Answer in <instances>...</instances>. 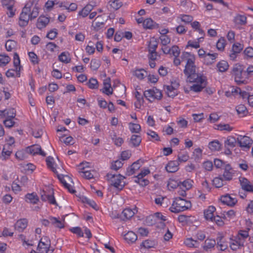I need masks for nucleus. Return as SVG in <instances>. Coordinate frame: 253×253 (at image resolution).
Here are the masks:
<instances>
[{"instance_id": "a18cd8bd", "label": "nucleus", "mask_w": 253, "mask_h": 253, "mask_svg": "<svg viewBox=\"0 0 253 253\" xmlns=\"http://www.w3.org/2000/svg\"><path fill=\"white\" fill-rule=\"evenodd\" d=\"M46 165L48 168L51 169V170L55 173H58L56 168V165L54 163L53 158L51 157H48L46 159Z\"/></svg>"}, {"instance_id": "4468645a", "label": "nucleus", "mask_w": 253, "mask_h": 253, "mask_svg": "<svg viewBox=\"0 0 253 253\" xmlns=\"http://www.w3.org/2000/svg\"><path fill=\"white\" fill-rule=\"evenodd\" d=\"M1 4L2 6L5 7L8 12L7 14L9 17H12L15 13L16 9L14 8V0H2Z\"/></svg>"}, {"instance_id": "c9c22d12", "label": "nucleus", "mask_w": 253, "mask_h": 253, "mask_svg": "<svg viewBox=\"0 0 253 253\" xmlns=\"http://www.w3.org/2000/svg\"><path fill=\"white\" fill-rule=\"evenodd\" d=\"M91 168L90 165L88 162H83L78 166L77 170L81 176L82 174H84L85 171H89Z\"/></svg>"}, {"instance_id": "6e6d98bb", "label": "nucleus", "mask_w": 253, "mask_h": 253, "mask_svg": "<svg viewBox=\"0 0 253 253\" xmlns=\"http://www.w3.org/2000/svg\"><path fill=\"white\" fill-rule=\"evenodd\" d=\"M128 128L132 133H139L141 130V126L137 123H129Z\"/></svg>"}, {"instance_id": "72a5a7b5", "label": "nucleus", "mask_w": 253, "mask_h": 253, "mask_svg": "<svg viewBox=\"0 0 253 253\" xmlns=\"http://www.w3.org/2000/svg\"><path fill=\"white\" fill-rule=\"evenodd\" d=\"M217 56L218 54L216 53H207L204 59V63L208 65H211L215 61Z\"/></svg>"}, {"instance_id": "ea45409f", "label": "nucleus", "mask_w": 253, "mask_h": 253, "mask_svg": "<svg viewBox=\"0 0 253 253\" xmlns=\"http://www.w3.org/2000/svg\"><path fill=\"white\" fill-rule=\"evenodd\" d=\"M216 66L218 72L223 73L227 71L229 65L227 61L222 60L219 61Z\"/></svg>"}, {"instance_id": "423d86ee", "label": "nucleus", "mask_w": 253, "mask_h": 253, "mask_svg": "<svg viewBox=\"0 0 253 253\" xmlns=\"http://www.w3.org/2000/svg\"><path fill=\"white\" fill-rule=\"evenodd\" d=\"M243 70V66L240 64H235L232 69V77L234 78L235 82L238 84H244L246 82L242 76Z\"/></svg>"}, {"instance_id": "0e129e2a", "label": "nucleus", "mask_w": 253, "mask_h": 253, "mask_svg": "<svg viewBox=\"0 0 253 253\" xmlns=\"http://www.w3.org/2000/svg\"><path fill=\"white\" fill-rule=\"evenodd\" d=\"M85 50L86 53L88 55H92L94 53L95 48L94 47L93 42L91 41L88 42V44L85 47Z\"/></svg>"}, {"instance_id": "9d476101", "label": "nucleus", "mask_w": 253, "mask_h": 253, "mask_svg": "<svg viewBox=\"0 0 253 253\" xmlns=\"http://www.w3.org/2000/svg\"><path fill=\"white\" fill-rule=\"evenodd\" d=\"M243 240L236 235L231 237L229 239V246L233 251H237L244 246Z\"/></svg>"}, {"instance_id": "a878e982", "label": "nucleus", "mask_w": 253, "mask_h": 253, "mask_svg": "<svg viewBox=\"0 0 253 253\" xmlns=\"http://www.w3.org/2000/svg\"><path fill=\"white\" fill-rule=\"evenodd\" d=\"M215 208L213 206H210L204 211L205 218L209 221H212V218L215 216Z\"/></svg>"}, {"instance_id": "5701e85b", "label": "nucleus", "mask_w": 253, "mask_h": 253, "mask_svg": "<svg viewBox=\"0 0 253 253\" xmlns=\"http://www.w3.org/2000/svg\"><path fill=\"white\" fill-rule=\"evenodd\" d=\"M204 41L203 37H199L196 40H191L187 42L185 46V48L188 49L189 47L198 49L200 47V43Z\"/></svg>"}, {"instance_id": "4d7b16f0", "label": "nucleus", "mask_w": 253, "mask_h": 253, "mask_svg": "<svg viewBox=\"0 0 253 253\" xmlns=\"http://www.w3.org/2000/svg\"><path fill=\"white\" fill-rule=\"evenodd\" d=\"M141 142V138L138 135H132L130 139V143L133 147L139 146Z\"/></svg>"}, {"instance_id": "6ab92c4d", "label": "nucleus", "mask_w": 253, "mask_h": 253, "mask_svg": "<svg viewBox=\"0 0 253 253\" xmlns=\"http://www.w3.org/2000/svg\"><path fill=\"white\" fill-rule=\"evenodd\" d=\"M27 151L28 153L32 155H40L44 157L46 155L45 153L39 145H33L27 147Z\"/></svg>"}, {"instance_id": "2eb2a0df", "label": "nucleus", "mask_w": 253, "mask_h": 253, "mask_svg": "<svg viewBox=\"0 0 253 253\" xmlns=\"http://www.w3.org/2000/svg\"><path fill=\"white\" fill-rule=\"evenodd\" d=\"M243 47V44L239 42H236L234 43L232 46V48L229 55L230 60L233 61L235 60L238 54L242 50Z\"/></svg>"}, {"instance_id": "f3484780", "label": "nucleus", "mask_w": 253, "mask_h": 253, "mask_svg": "<svg viewBox=\"0 0 253 253\" xmlns=\"http://www.w3.org/2000/svg\"><path fill=\"white\" fill-rule=\"evenodd\" d=\"M41 199L44 202H47L51 204H55L56 201L53 196L52 190H50L48 192L43 190L41 193Z\"/></svg>"}, {"instance_id": "6e6552de", "label": "nucleus", "mask_w": 253, "mask_h": 253, "mask_svg": "<svg viewBox=\"0 0 253 253\" xmlns=\"http://www.w3.org/2000/svg\"><path fill=\"white\" fill-rule=\"evenodd\" d=\"M179 86V83L177 80H173L170 85H166V93L169 97H174L177 94V89Z\"/></svg>"}, {"instance_id": "864d4df0", "label": "nucleus", "mask_w": 253, "mask_h": 253, "mask_svg": "<svg viewBox=\"0 0 253 253\" xmlns=\"http://www.w3.org/2000/svg\"><path fill=\"white\" fill-rule=\"evenodd\" d=\"M27 148L25 150L22 149L17 151L15 154V157L18 160H23L27 157Z\"/></svg>"}, {"instance_id": "3c124183", "label": "nucleus", "mask_w": 253, "mask_h": 253, "mask_svg": "<svg viewBox=\"0 0 253 253\" xmlns=\"http://www.w3.org/2000/svg\"><path fill=\"white\" fill-rule=\"evenodd\" d=\"M99 16H97V17L93 21L92 23V26L95 30H99L104 28L105 23L103 21H99L98 19L99 18Z\"/></svg>"}, {"instance_id": "20e7f679", "label": "nucleus", "mask_w": 253, "mask_h": 253, "mask_svg": "<svg viewBox=\"0 0 253 253\" xmlns=\"http://www.w3.org/2000/svg\"><path fill=\"white\" fill-rule=\"evenodd\" d=\"M38 253H52L54 249L51 247L50 239L47 237H42L38 245Z\"/></svg>"}, {"instance_id": "680f3d73", "label": "nucleus", "mask_w": 253, "mask_h": 253, "mask_svg": "<svg viewBox=\"0 0 253 253\" xmlns=\"http://www.w3.org/2000/svg\"><path fill=\"white\" fill-rule=\"evenodd\" d=\"M243 54L246 59H252L253 58V48L251 46L246 47L244 51Z\"/></svg>"}, {"instance_id": "c03bdc74", "label": "nucleus", "mask_w": 253, "mask_h": 253, "mask_svg": "<svg viewBox=\"0 0 253 253\" xmlns=\"http://www.w3.org/2000/svg\"><path fill=\"white\" fill-rule=\"evenodd\" d=\"M25 198L27 202L33 204H37L39 201L37 195L34 193L27 194L25 196Z\"/></svg>"}, {"instance_id": "a211bd4d", "label": "nucleus", "mask_w": 253, "mask_h": 253, "mask_svg": "<svg viewBox=\"0 0 253 253\" xmlns=\"http://www.w3.org/2000/svg\"><path fill=\"white\" fill-rule=\"evenodd\" d=\"M196 66L194 64L185 65L184 73L189 80L197 77L199 76L196 74Z\"/></svg>"}, {"instance_id": "ddd939ff", "label": "nucleus", "mask_w": 253, "mask_h": 253, "mask_svg": "<svg viewBox=\"0 0 253 253\" xmlns=\"http://www.w3.org/2000/svg\"><path fill=\"white\" fill-rule=\"evenodd\" d=\"M237 141L239 146L243 150L249 149L253 143L252 139L246 135H239Z\"/></svg>"}, {"instance_id": "cd10ccee", "label": "nucleus", "mask_w": 253, "mask_h": 253, "mask_svg": "<svg viewBox=\"0 0 253 253\" xmlns=\"http://www.w3.org/2000/svg\"><path fill=\"white\" fill-rule=\"evenodd\" d=\"M179 163L175 161H170L166 166L165 169L168 172H175L179 169Z\"/></svg>"}, {"instance_id": "f704fd0d", "label": "nucleus", "mask_w": 253, "mask_h": 253, "mask_svg": "<svg viewBox=\"0 0 253 253\" xmlns=\"http://www.w3.org/2000/svg\"><path fill=\"white\" fill-rule=\"evenodd\" d=\"M132 75L138 79L142 80L146 77L147 72L143 69H136L131 71Z\"/></svg>"}, {"instance_id": "603ef678", "label": "nucleus", "mask_w": 253, "mask_h": 253, "mask_svg": "<svg viewBox=\"0 0 253 253\" xmlns=\"http://www.w3.org/2000/svg\"><path fill=\"white\" fill-rule=\"evenodd\" d=\"M189 159V156L187 152H184L178 154L177 155V161L179 164L182 163H185L188 161Z\"/></svg>"}, {"instance_id": "b1692460", "label": "nucleus", "mask_w": 253, "mask_h": 253, "mask_svg": "<svg viewBox=\"0 0 253 253\" xmlns=\"http://www.w3.org/2000/svg\"><path fill=\"white\" fill-rule=\"evenodd\" d=\"M181 58L186 60V65H192L195 64L196 56L194 54L190 52L184 51L181 55Z\"/></svg>"}, {"instance_id": "69168bd1", "label": "nucleus", "mask_w": 253, "mask_h": 253, "mask_svg": "<svg viewBox=\"0 0 253 253\" xmlns=\"http://www.w3.org/2000/svg\"><path fill=\"white\" fill-rule=\"evenodd\" d=\"M215 245V241L214 240L211 239H207L206 240L204 246V249L205 250H208L212 248Z\"/></svg>"}, {"instance_id": "13d9d810", "label": "nucleus", "mask_w": 253, "mask_h": 253, "mask_svg": "<svg viewBox=\"0 0 253 253\" xmlns=\"http://www.w3.org/2000/svg\"><path fill=\"white\" fill-rule=\"evenodd\" d=\"M226 44V40L223 37L219 39L216 42V48L219 51H223Z\"/></svg>"}, {"instance_id": "49530a36", "label": "nucleus", "mask_w": 253, "mask_h": 253, "mask_svg": "<svg viewBox=\"0 0 253 253\" xmlns=\"http://www.w3.org/2000/svg\"><path fill=\"white\" fill-rule=\"evenodd\" d=\"M225 180H224V178L221 177V176L219 175L218 176L214 177L212 181V184L216 188L221 187L225 182Z\"/></svg>"}, {"instance_id": "4be33fe9", "label": "nucleus", "mask_w": 253, "mask_h": 253, "mask_svg": "<svg viewBox=\"0 0 253 253\" xmlns=\"http://www.w3.org/2000/svg\"><path fill=\"white\" fill-rule=\"evenodd\" d=\"M239 181L243 190L248 192H253V185L246 178L240 177Z\"/></svg>"}, {"instance_id": "e433bc0d", "label": "nucleus", "mask_w": 253, "mask_h": 253, "mask_svg": "<svg viewBox=\"0 0 253 253\" xmlns=\"http://www.w3.org/2000/svg\"><path fill=\"white\" fill-rule=\"evenodd\" d=\"M167 187L169 190H173L179 188V181L174 178H169L167 182Z\"/></svg>"}, {"instance_id": "bf43d9fd", "label": "nucleus", "mask_w": 253, "mask_h": 253, "mask_svg": "<svg viewBox=\"0 0 253 253\" xmlns=\"http://www.w3.org/2000/svg\"><path fill=\"white\" fill-rule=\"evenodd\" d=\"M13 65L14 69L20 72L21 66H20V60L17 53H15L13 56Z\"/></svg>"}, {"instance_id": "7ed1b4c3", "label": "nucleus", "mask_w": 253, "mask_h": 253, "mask_svg": "<svg viewBox=\"0 0 253 253\" xmlns=\"http://www.w3.org/2000/svg\"><path fill=\"white\" fill-rule=\"evenodd\" d=\"M106 177L112 185L118 189H122L125 185L124 177L121 174L108 173Z\"/></svg>"}, {"instance_id": "39448f33", "label": "nucleus", "mask_w": 253, "mask_h": 253, "mask_svg": "<svg viewBox=\"0 0 253 253\" xmlns=\"http://www.w3.org/2000/svg\"><path fill=\"white\" fill-rule=\"evenodd\" d=\"M190 82H198L200 83V84H194L190 87V90L195 92H198L206 87L207 84V80L205 76H197V77L193 79H190L189 80Z\"/></svg>"}, {"instance_id": "5fc2aeb1", "label": "nucleus", "mask_w": 253, "mask_h": 253, "mask_svg": "<svg viewBox=\"0 0 253 253\" xmlns=\"http://www.w3.org/2000/svg\"><path fill=\"white\" fill-rule=\"evenodd\" d=\"M5 46L8 51H11L16 48L17 42L15 41L9 40L6 42Z\"/></svg>"}, {"instance_id": "393cba45", "label": "nucleus", "mask_w": 253, "mask_h": 253, "mask_svg": "<svg viewBox=\"0 0 253 253\" xmlns=\"http://www.w3.org/2000/svg\"><path fill=\"white\" fill-rule=\"evenodd\" d=\"M229 241H228L224 237L219 236L217 238V248L218 249L224 251L226 250L228 247Z\"/></svg>"}, {"instance_id": "7c9ffc66", "label": "nucleus", "mask_w": 253, "mask_h": 253, "mask_svg": "<svg viewBox=\"0 0 253 253\" xmlns=\"http://www.w3.org/2000/svg\"><path fill=\"white\" fill-rule=\"evenodd\" d=\"M59 61L64 64H68L71 61V55L68 51L61 52L58 56Z\"/></svg>"}, {"instance_id": "aec40b11", "label": "nucleus", "mask_w": 253, "mask_h": 253, "mask_svg": "<svg viewBox=\"0 0 253 253\" xmlns=\"http://www.w3.org/2000/svg\"><path fill=\"white\" fill-rule=\"evenodd\" d=\"M224 171L222 174L223 178L225 181H230L233 179L234 170L232 169L230 164H226L223 169Z\"/></svg>"}, {"instance_id": "09e8293b", "label": "nucleus", "mask_w": 253, "mask_h": 253, "mask_svg": "<svg viewBox=\"0 0 253 253\" xmlns=\"http://www.w3.org/2000/svg\"><path fill=\"white\" fill-rule=\"evenodd\" d=\"M141 167L139 161L133 163L128 169V172L129 175L134 174Z\"/></svg>"}, {"instance_id": "2f4dec72", "label": "nucleus", "mask_w": 253, "mask_h": 253, "mask_svg": "<svg viewBox=\"0 0 253 253\" xmlns=\"http://www.w3.org/2000/svg\"><path fill=\"white\" fill-rule=\"evenodd\" d=\"M184 244L188 248H196L200 246V242L192 237L186 238L184 241Z\"/></svg>"}, {"instance_id": "58836bf2", "label": "nucleus", "mask_w": 253, "mask_h": 253, "mask_svg": "<svg viewBox=\"0 0 253 253\" xmlns=\"http://www.w3.org/2000/svg\"><path fill=\"white\" fill-rule=\"evenodd\" d=\"M208 147L212 151H218L222 148V144L217 140H214L209 143Z\"/></svg>"}, {"instance_id": "0eeeda50", "label": "nucleus", "mask_w": 253, "mask_h": 253, "mask_svg": "<svg viewBox=\"0 0 253 253\" xmlns=\"http://www.w3.org/2000/svg\"><path fill=\"white\" fill-rule=\"evenodd\" d=\"M144 95L150 102L160 100L163 97L162 91L155 87L145 90L144 92Z\"/></svg>"}, {"instance_id": "9b49d317", "label": "nucleus", "mask_w": 253, "mask_h": 253, "mask_svg": "<svg viewBox=\"0 0 253 253\" xmlns=\"http://www.w3.org/2000/svg\"><path fill=\"white\" fill-rule=\"evenodd\" d=\"M150 172V171L148 168H145L142 169L140 172L135 177V181L142 186L147 185L149 183V181L144 178V177L149 174Z\"/></svg>"}, {"instance_id": "c85d7f7f", "label": "nucleus", "mask_w": 253, "mask_h": 253, "mask_svg": "<svg viewBox=\"0 0 253 253\" xmlns=\"http://www.w3.org/2000/svg\"><path fill=\"white\" fill-rule=\"evenodd\" d=\"M113 88L111 85V81L109 78L104 80L103 82V88L102 89L103 93L110 95L113 93Z\"/></svg>"}, {"instance_id": "f8f14e48", "label": "nucleus", "mask_w": 253, "mask_h": 253, "mask_svg": "<svg viewBox=\"0 0 253 253\" xmlns=\"http://www.w3.org/2000/svg\"><path fill=\"white\" fill-rule=\"evenodd\" d=\"M61 183L64 185L70 192L74 193L75 190L73 186V182L72 179L68 175H57Z\"/></svg>"}, {"instance_id": "a19ab883", "label": "nucleus", "mask_w": 253, "mask_h": 253, "mask_svg": "<svg viewBox=\"0 0 253 253\" xmlns=\"http://www.w3.org/2000/svg\"><path fill=\"white\" fill-rule=\"evenodd\" d=\"M124 239L128 243H132L136 241L137 236L134 232L128 231L124 235Z\"/></svg>"}, {"instance_id": "c756f323", "label": "nucleus", "mask_w": 253, "mask_h": 253, "mask_svg": "<svg viewBox=\"0 0 253 253\" xmlns=\"http://www.w3.org/2000/svg\"><path fill=\"white\" fill-rule=\"evenodd\" d=\"M136 212L137 210L135 208L133 209L130 208H126L124 209L122 211L121 217L124 220L128 219L133 216Z\"/></svg>"}, {"instance_id": "052dcab7", "label": "nucleus", "mask_w": 253, "mask_h": 253, "mask_svg": "<svg viewBox=\"0 0 253 253\" xmlns=\"http://www.w3.org/2000/svg\"><path fill=\"white\" fill-rule=\"evenodd\" d=\"M6 76L8 78H15L20 76V71L16 69H9L6 72Z\"/></svg>"}, {"instance_id": "f03ea898", "label": "nucleus", "mask_w": 253, "mask_h": 253, "mask_svg": "<svg viewBox=\"0 0 253 253\" xmlns=\"http://www.w3.org/2000/svg\"><path fill=\"white\" fill-rule=\"evenodd\" d=\"M191 206V202L189 201L181 198H176L170 207L169 210L172 212L178 213L190 209Z\"/></svg>"}, {"instance_id": "4c0bfd02", "label": "nucleus", "mask_w": 253, "mask_h": 253, "mask_svg": "<svg viewBox=\"0 0 253 253\" xmlns=\"http://www.w3.org/2000/svg\"><path fill=\"white\" fill-rule=\"evenodd\" d=\"M50 222L55 227L58 228H63L64 227V219L60 220L55 217L50 216L49 217Z\"/></svg>"}, {"instance_id": "412c9836", "label": "nucleus", "mask_w": 253, "mask_h": 253, "mask_svg": "<svg viewBox=\"0 0 253 253\" xmlns=\"http://www.w3.org/2000/svg\"><path fill=\"white\" fill-rule=\"evenodd\" d=\"M28 221L26 218L18 220L14 224V229L18 232H22L28 226Z\"/></svg>"}, {"instance_id": "de8ad7c7", "label": "nucleus", "mask_w": 253, "mask_h": 253, "mask_svg": "<svg viewBox=\"0 0 253 253\" xmlns=\"http://www.w3.org/2000/svg\"><path fill=\"white\" fill-rule=\"evenodd\" d=\"M237 142L235 137L232 136H228L224 141V146L225 147L233 148L235 146Z\"/></svg>"}, {"instance_id": "dca6fc26", "label": "nucleus", "mask_w": 253, "mask_h": 253, "mask_svg": "<svg viewBox=\"0 0 253 253\" xmlns=\"http://www.w3.org/2000/svg\"><path fill=\"white\" fill-rule=\"evenodd\" d=\"M220 200L223 204L231 207L234 206L237 202L236 198L229 194L221 196Z\"/></svg>"}, {"instance_id": "37998d69", "label": "nucleus", "mask_w": 253, "mask_h": 253, "mask_svg": "<svg viewBox=\"0 0 253 253\" xmlns=\"http://www.w3.org/2000/svg\"><path fill=\"white\" fill-rule=\"evenodd\" d=\"M55 4L59 5V2L57 0H48L44 5V10L45 11H51Z\"/></svg>"}, {"instance_id": "bb28decb", "label": "nucleus", "mask_w": 253, "mask_h": 253, "mask_svg": "<svg viewBox=\"0 0 253 253\" xmlns=\"http://www.w3.org/2000/svg\"><path fill=\"white\" fill-rule=\"evenodd\" d=\"M93 6L90 4L85 5L81 10L78 12V17L84 18L89 15L91 11L93 9Z\"/></svg>"}, {"instance_id": "1a4fd4ad", "label": "nucleus", "mask_w": 253, "mask_h": 253, "mask_svg": "<svg viewBox=\"0 0 253 253\" xmlns=\"http://www.w3.org/2000/svg\"><path fill=\"white\" fill-rule=\"evenodd\" d=\"M194 184V181L192 179L187 178L183 181H179V189L178 191V193L179 195L183 197L186 196V191L191 189Z\"/></svg>"}, {"instance_id": "8fccbe9b", "label": "nucleus", "mask_w": 253, "mask_h": 253, "mask_svg": "<svg viewBox=\"0 0 253 253\" xmlns=\"http://www.w3.org/2000/svg\"><path fill=\"white\" fill-rule=\"evenodd\" d=\"M215 128L220 131H226L230 132L232 131L233 127L227 124H219L216 125Z\"/></svg>"}, {"instance_id": "338daca9", "label": "nucleus", "mask_w": 253, "mask_h": 253, "mask_svg": "<svg viewBox=\"0 0 253 253\" xmlns=\"http://www.w3.org/2000/svg\"><path fill=\"white\" fill-rule=\"evenodd\" d=\"M235 22L240 25H244L247 23V18L244 15H238L235 18Z\"/></svg>"}, {"instance_id": "e2e57ef3", "label": "nucleus", "mask_w": 253, "mask_h": 253, "mask_svg": "<svg viewBox=\"0 0 253 253\" xmlns=\"http://www.w3.org/2000/svg\"><path fill=\"white\" fill-rule=\"evenodd\" d=\"M237 113L241 116H245L248 112L246 107L243 104H240L236 107Z\"/></svg>"}, {"instance_id": "f257e3e1", "label": "nucleus", "mask_w": 253, "mask_h": 253, "mask_svg": "<svg viewBox=\"0 0 253 253\" xmlns=\"http://www.w3.org/2000/svg\"><path fill=\"white\" fill-rule=\"evenodd\" d=\"M39 8L33 5V1L29 0L23 7L20 15L19 25L20 27H25L28 24L30 19L36 18L39 15Z\"/></svg>"}, {"instance_id": "774afa93", "label": "nucleus", "mask_w": 253, "mask_h": 253, "mask_svg": "<svg viewBox=\"0 0 253 253\" xmlns=\"http://www.w3.org/2000/svg\"><path fill=\"white\" fill-rule=\"evenodd\" d=\"M158 46V43L155 38H152L148 44L149 51H155Z\"/></svg>"}, {"instance_id": "473e14b6", "label": "nucleus", "mask_w": 253, "mask_h": 253, "mask_svg": "<svg viewBox=\"0 0 253 253\" xmlns=\"http://www.w3.org/2000/svg\"><path fill=\"white\" fill-rule=\"evenodd\" d=\"M143 26L146 29H153L158 28L159 25L151 18H148L144 20Z\"/></svg>"}, {"instance_id": "79ce46f5", "label": "nucleus", "mask_w": 253, "mask_h": 253, "mask_svg": "<svg viewBox=\"0 0 253 253\" xmlns=\"http://www.w3.org/2000/svg\"><path fill=\"white\" fill-rule=\"evenodd\" d=\"M49 22V20L47 17L40 16L38 19L37 26L39 29H41L45 27Z\"/></svg>"}]
</instances>
